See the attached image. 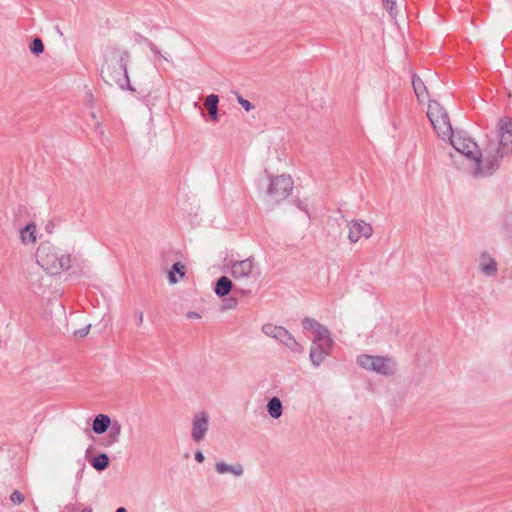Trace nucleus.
Segmentation results:
<instances>
[{
    "label": "nucleus",
    "mask_w": 512,
    "mask_h": 512,
    "mask_svg": "<svg viewBox=\"0 0 512 512\" xmlns=\"http://www.w3.org/2000/svg\"><path fill=\"white\" fill-rule=\"evenodd\" d=\"M284 334L285 336L281 337L280 342L294 353H303V346L289 333V331L286 330Z\"/></svg>",
    "instance_id": "obj_17"
},
{
    "label": "nucleus",
    "mask_w": 512,
    "mask_h": 512,
    "mask_svg": "<svg viewBox=\"0 0 512 512\" xmlns=\"http://www.w3.org/2000/svg\"><path fill=\"white\" fill-rule=\"evenodd\" d=\"M20 239L23 244H31L36 241V225L34 223H28L25 227L20 230Z\"/></svg>",
    "instance_id": "obj_16"
},
{
    "label": "nucleus",
    "mask_w": 512,
    "mask_h": 512,
    "mask_svg": "<svg viewBox=\"0 0 512 512\" xmlns=\"http://www.w3.org/2000/svg\"><path fill=\"white\" fill-rule=\"evenodd\" d=\"M215 469L219 474H224V473L230 472V473L234 474L235 476H241L244 471L241 464L228 465L223 461L217 462L215 465Z\"/></svg>",
    "instance_id": "obj_19"
},
{
    "label": "nucleus",
    "mask_w": 512,
    "mask_h": 512,
    "mask_svg": "<svg viewBox=\"0 0 512 512\" xmlns=\"http://www.w3.org/2000/svg\"><path fill=\"white\" fill-rule=\"evenodd\" d=\"M209 415L205 411H200L193 416L191 438L194 442L203 441L209 429Z\"/></svg>",
    "instance_id": "obj_9"
},
{
    "label": "nucleus",
    "mask_w": 512,
    "mask_h": 512,
    "mask_svg": "<svg viewBox=\"0 0 512 512\" xmlns=\"http://www.w3.org/2000/svg\"><path fill=\"white\" fill-rule=\"evenodd\" d=\"M499 147L493 149V154L497 157V163L499 164V158L505 155L512 154V121L501 119L499 122Z\"/></svg>",
    "instance_id": "obj_7"
},
{
    "label": "nucleus",
    "mask_w": 512,
    "mask_h": 512,
    "mask_svg": "<svg viewBox=\"0 0 512 512\" xmlns=\"http://www.w3.org/2000/svg\"><path fill=\"white\" fill-rule=\"evenodd\" d=\"M115 512H127V510L124 507H119Z\"/></svg>",
    "instance_id": "obj_41"
},
{
    "label": "nucleus",
    "mask_w": 512,
    "mask_h": 512,
    "mask_svg": "<svg viewBox=\"0 0 512 512\" xmlns=\"http://www.w3.org/2000/svg\"><path fill=\"white\" fill-rule=\"evenodd\" d=\"M348 239L351 243L358 242L362 237L368 239L373 234V228L364 220H352L348 223Z\"/></svg>",
    "instance_id": "obj_10"
},
{
    "label": "nucleus",
    "mask_w": 512,
    "mask_h": 512,
    "mask_svg": "<svg viewBox=\"0 0 512 512\" xmlns=\"http://www.w3.org/2000/svg\"><path fill=\"white\" fill-rule=\"evenodd\" d=\"M118 442H119V440H113V439H112V435H110V434L108 433L107 437H106V438L104 439V441L102 442V445H103L104 447H110V446H112V445H114L115 443H118Z\"/></svg>",
    "instance_id": "obj_34"
},
{
    "label": "nucleus",
    "mask_w": 512,
    "mask_h": 512,
    "mask_svg": "<svg viewBox=\"0 0 512 512\" xmlns=\"http://www.w3.org/2000/svg\"><path fill=\"white\" fill-rule=\"evenodd\" d=\"M294 203L300 210L304 211L308 215V206L304 204L302 200L296 199Z\"/></svg>",
    "instance_id": "obj_35"
},
{
    "label": "nucleus",
    "mask_w": 512,
    "mask_h": 512,
    "mask_svg": "<svg viewBox=\"0 0 512 512\" xmlns=\"http://www.w3.org/2000/svg\"><path fill=\"white\" fill-rule=\"evenodd\" d=\"M37 263L49 274L56 275L70 268L69 254L62 253L51 242H42L35 254Z\"/></svg>",
    "instance_id": "obj_3"
},
{
    "label": "nucleus",
    "mask_w": 512,
    "mask_h": 512,
    "mask_svg": "<svg viewBox=\"0 0 512 512\" xmlns=\"http://www.w3.org/2000/svg\"><path fill=\"white\" fill-rule=\"evenodd\" d=\"M186 316H187L188 319H198V318H200V314L195 312V311H189L186 314Z\"/></svg>",
    "instance_id": "obj_39"
},
{
    "label": "nucleus",
    "mask_w": 512,
    "mask_h": 512,
    "mask_svg": "<svg viewBox=\"0 0 512 512\" xmlns=\"http://www.w3.org/2000/svg\"><path fill=\"white\" fill-rule=\"evenodd\" d=\"M238 302L236 299L231 298L229 301L224 305L225 309H233L237 306Z\"/></svg>",
    "instance_id": "obj_37"
},
{
    "label": "nucleus",
    "mask_w": 512,
    "mask_h": 512,
    "mask_svg": "<svg viewBox=\"0 0 512 512\" xmlns=\"http://www.w3.org/2000/svg\"><path fill=\"white\" fill-rule=\"evenodd\" d=\"M143 41L155 56H158L160 58H163L165 61H168V58L161 54L158 47L151 40L143 38Z\"/></svg>",
    "instance_id": "obj_28"
},
{
    "label": "nucleus",
    "mask_w": 512,
    "mask_h": 512,
    "mask_svg": "<svg viewBox=\"0 0 512 512\" xmlns=\"http://www.w3.org/2000/svg\"><path fill=\"white\" fill-rule=\"evenodd\" d=\"M108 429L109 434L112 435V439L119 440L122 431L121 423L117 420L111 421V425Z\"/></svg>",
    "instance_id": "obj_27"
},
{
    "label": "nucleus",
    "mask_w": 512,
    "mask_h": 512,
    "mask_svg": "<svg viewBox=\"0 0 512 512\" xmlns=\"http://www.w3.org/2000/svg\"><path fill=\"white\" fill-rule=\"evenodd\" d=\"M208 111L212 120H218V108L208 109Z\"/></svg>",
    "instance_id": "obj_38"
},
{
    "label": "nucleus",
    "mask_w": 512,
    "mask_h": 512,
    "mask_svg": "<svg viewBox=\"0 0 512 512\" xmlns=\"http://www.w3.org/2000/svg\"><path fill=\"white\" fill-rule=\"evenodd\" d=\"M81 512H92V509H90V508H85V509H83Z\"/></svg>",
    "instance_id": "obj_43"
},
{
    "label": "nucleus",
    "mask_w": 512,
    "mask_h": 512,
    "mask_svg": "<svg viewBox=\"0 0 512 512\" xmlns=\"http://www.w3.org/2000/svg\"><path fill=\"white\" fill-rule=\"evenodd\" d=\"M478 266L481 272L487 277H493L498 272V264L488 252H482L480 254Z\"/></svg>",
    "instance_id": "obj_13"
},
{
    "label": "nucleus",
    "mask_w": 512,
    "mask_h": 512,
    "mask_svg": "<svg viewBox=\"0 0 512 512\" xmlns=\"http://www.w3.org/2000/svg\"><path fill=\"white\" fill-rule=\"evenodd\" d=\"M100 127H101L100 123H99V122H97V123H96V125H95V129H96V130H99V129H100Z\"/></svg>",
    "instance_id": "obj_42"
},
{
    "label": "nucleus",
    "mask_w": 512,
    "mask_h": 512,
    "mask_svg": "<svg viewBox=\"0 0 512 512\" xmlns=\"http://www.w3.org/2000/svg\"><path fill=\"white\" fill-rule=\"evenodd\" d=\"M90 327H91V325H87V326H86V327H84V328H81V329H79V330H76V331L74 332V335H75V336H78V337H81V338H82V337H85V336L89 333Z\"/></svg>",
    "instance_id": "obj_33"
},
{
    "label": "nucleus",
    "mask_w": 512,
    "mask_h": 512,
    "mask_svg": "<svg viewBox=\"0 0 512 512\" xmlns=\"http://www.w3.org/2000/svg\"><path fill=\"white\" fill-rule=\"evenodd\" d=\"M333 346L327 343L311 344L309 357L314 367H319L325 358L330 354Z\"/></svg>",
    "instance_id": "obj_12"
},
{
    "label": "nucleus",
    "mask_w": 512,
    "mask_h": 512,
    "mask_svg": "<svg viewBox=\"0 0 512 512\" xmlns=\"http://www.w3.org/2000/svg\"><path fill=\"white\" fill-rule=\"evenodd\" d=\"M254 259L249 257L244 260L235 261L231 265V275L236 280L248 279L252 276Z\"/></svg>",
    "instance_id": "obj_11"
},
{
    "label": "nucleus",
    "mask_w": 512,
    "mask_h": 512,
    "mask_svg": "<svg viewBox=\"0 0 512 512\" xmlns=\"http://www.w3.org/2000/svg\"><path fill=\"white\" fill-rule=\"evenodd\" d=\"M110 460L106 453H99L91 461V465L97 471H103L109 466Z\"/></svg>",
    "instance_id": "obj_22"
},
{
    "label": "nucleus",
    "mask_w": 512,
    "mask_h": 512,
    "mask_svg": "<svg viewBox=\"0 0 512 512\" xmlns=\"http://www.w3.org/2000/svg\"><path fill=\"white\" fill-rule=\"evenodd\" d=\"M91 117L95 119L96 118V114L94 112H92L91 113Z\"/></svg>",
    "instance_id": "obj_44"
},
{
    "label": "nucleus",
    "mask_w": 512,
    "mask_h": 512,
    "mask_svg": "<svg viewBox=\"0 0 512 512\" xmlns=\"http://www.w3.org/2000/svg\"><path fill=\"white\" fill-rule=\"evenodd\" d=\"M427 116L440 138L443 140L451 139L453 129L448 112L443 106H441L437 101H430Z\"/></svg>",
    "instance_id": "obj_4"
},
{
    "label": "nucleus",
    "mask_w": 512,
    "mask_h": 512,
    "mask_svg": "<svg viewBox=\"0 0 512 512\" xmlns=\"http://www.w3.org/2000/svg\"><path fill=\"white\" fill-rule=\"evenodd\" d=\"M135 325L140 327L144 321V313L141 310L134 311Z\"/></svg>",
    "instance_id": "obj_32"
},
{
    "label": "nucleus",
    "mask_w": 512,
    "mask_h": 512,
    "mask_svg": "<svg viewBox=\"0 0 512 512\" xmlns=\"http://www.w3.org/2000/svg\"><path fill=\"white\" fill-rule=\"evenodd\" d=\"M88 96H89V98H90V99H92V98H93L92 93H88Z\"/></svg>",
    "instance_id": "obj_45"
},
{
    "label": "nucleus",
    "mask_w": 512,
    "mask_h": 512,
    "mask_svg": "<svg viewBox=\"0 0 512 512\" xmlns=\"http://www.w3.org/2000/svg\"><path fill=\"white\" fill-rule=\"evenodd\" d=\"M412 86L417 98L423 101L424 97L427 95V89L422 79L415 74L412 77Z\"/></svg>",
    "instance_id": "obj_21"
},
{
    "label": "nucleus",
    "mask_w": 512,
    "mask_h": 512,
    "mask_svg": "<svg viewBox=\"0 0 512 512\" xmlns=\"http://www.w3.org/2000/svg\"><path fill=\"white\" fill-rule=\"evenodd\" d=\"M110 425H111V419L108 415L98 414L97 416H95V418L93 420L92 430L96 434H103L108 430Z\"/></svg>",
    "instance_id": "obj_15"
},
{
    "label": "nucleus",
    "mask_w": 512,
    "mask_h": 512,
    "mask_svg": "<svg viewBox=\"0 0 512 512\" xmlns=\"http://www.w3.org/2000/svg\"><path fill=\"white\" fill-rule=\"evenodd\" d=\"M262 331L265 335L275 338L280 341L282 336H285L284 332L286 329L282 326H275L273 324H265L262 327Z\"/></svg>",
    "instance_id": "obj_20"
},
{
    "label": "nucleus",
    "mask_w": 512,
    "mask_h": 512,
    "mask_svg": "<svg viewBox=\"0 0 512 512\" xmlns=\"http://www.w3.org/2000/svg\"><path fill=\"white\" fill-rule=\"evenodd\" d=\"M234 289L233 282L227 276H221L217 279L214 292L219 297L228 295Z\"/></svg>",
    "instance_id": "obj_14"
},
{
    "label": "nucleus",
    "mask_w": 512,
    "mask_h": 512,
    "mask_svg": "<svg viewBox=\"0 0 512 512\" xmlns=\"http://www.w3.org/2000/svg\"><path fill=\"white\" fill-rule=\"evenodd\" d=\"M399 0H383V5L385 9L388 11L389 15L395 19L398 15L397 3Z\"/></svg>",
    "instance_id": "obj_25"
},
{
    "label": "nucleus",
    "mask_w": 512,
    "mask_h": 512,
    "mask_svg": "<svg viewBox=\"0 0 512 512\" xmlns=\"http://www.w3.org/2000/svg\"><path fill=\"white\" fill-rule=\"evenodd\" d=\"M25 500L24 494L19 490H14L10 495V501L15 505H20Z\"/></svg>",
    "instance_id": "obj_30"
},
{
    "label": "nucleus",
    "mask_w": 512,
    "mask_h": 512,
    "mask_svg": "<svg viewBox=\"0 0 512 512\" xmlns=\"http://www.w3.org/2000/svg\"><path fill=\"white\" fill-rule=\"evenodd\" d=\"M302 327L314 334L312 344L327 343L328 346L334 345V340L328 328L311 317H305L302 320Z\"/></svg>",
    "instance_id": "obj_8"
},
{
    "label": "nucleus",
    "mask_w": 512,
    "mask_h": 512,
    "mask_svg": "<svg viewBox=\"0 0 512 512\" xmlns=\"http://www.w3.org/2000/svg\"><path fill=\"white\" fill-rule=\"evenodd\" d=\"M185 266L181 262H176L172 265L171 270L169 272L168 278L171 284L177 283L178 279L175 274H179L180 278H183L185 275Z\"/></svg>",
    "instance_id": "obj_23"
},
{
    "label": "nucleus",
    "mask_w": 512,
    "mask_h": 512,
    "mask_svg": "<svg viewBox=\"0 0 512 512\" xmlns=\"http://www.w3.org/2000/svg\"><path fill=\"white\" fill-rule=\"evenodd\" d=\"M29 49L34 55L38 56L43 53L44 44L39 37H35L29 44Z\"/></svg>",
    "instance_id": "obj_24"
},
{
    "label": "nucleus",
    "mask_w": 512,
    "mask_h": 512,
    "mask_svg": "<svg viewBox=\"0 0 512 512\" xmlns=\"http://www.w3.org/2000/svg\"><path fill=\"white\" fill-rule=\"evenodd\" d=\"M269 185L267 194L279 202L286 199L293 190L294 182L289 175H280L273 177L268 175Z\"/></svg>",
    "instance_id": "obj_6"
},
{
    "label": "nucleus",
    "mask_w": 512,
    "mask_h": 512,
    "mask_svg": "<svg viewBox=\"0 0 512 512\" xmlns=\"http://www.w3.org/2000/svg\"><path fill=\"white\" fill-rule=\"evenodd\" d=\"M450 143L454 149L472 159L476 163L475 174L479 176H488L498 169L497 157L493 154V149H485L484 154L479 152L477 144L471 139L455 137L452 134Z\"/></svg>",
    "instance_id": "obj_1"
},
{
    "label": "nucleus",
    "mask_w": 512,
    "mask_h": 512,
    "mask_svg": "<svg viewBox=\"0 0 512 512\" xmlns=\"http://www.w3.org/2000/svg\"><path fill=\"white\" fill-rule=\"evenodd\" d=\"M266 408H267L269 415L274 419L280 418L283 413L282 402L276 396L269 399V401L266 405Z\"/></svg>",
    "instance_id": "obj_18"
},
{
    "label": "nucleus",
    "mask_w": 512,
    "mask_h": 512,
    "mask_svg": "<svg viewBox=\"0 0 512 512\" xmlns=\"http://www.w3.org/2000/svg\"><path fill=\"white\" fill-rule=\"evenodd\" d=\"M238 103L244 108L245 111H250L254 108L253 104L244 99L242 96H238Z\"/></svg>",
    "instance_id": "obj_31"
},
{
    "label": "nucleus",
    "mask_w": 512,
    "mask_h": 512,
    "mask_svg": "<svg viewBox=\"0 0 512 512\" xmlns=\"http://www.w3.org/2000/svg\"><path fill=\"white\" fill-rule=\"evenodd\" d=\"M356 362L361 368L381 376H392L396 372V362L391 357L362 354L357 357Z\"/></svg>",
    "instance_id": "obj_5"
},
{
    "label": "nucleus",
    "mask_w": 512,
    "mask_h": 512,
    "mask_svg": "<svg viewBox=\"0 0 512 512\" xmlns=\"http://www.w3.org/2000/svg\"><path fill=\"white\" fill-rule=\"evenodd\" d=\"M502 231L507 237L512 236V213H507L503 217Z\"/></svg>",
    "instance_id": "obj_26"
},
{
    "label": "nucleus",
    "mask_w": 512,
    "mask_h": 512,
    "mask_svg": "<svg viewBox=\"0 0 512 512\" xmlns=\"http://www.w3.org/2000/svg\"><path fill=\"white\" fill-rule=\"evenodd\" d=\"M233 291L237 292V293H240L243 296H248V295L251 294V290L250 289H244V288H241V287H238V286H234Z\"/></svg>",
    "instance_id": "obj_36"
},
{
    "label": "nucleus",
    "mask_w": 512,
    "mask_h": 512,
    "mask_svg": "<svg viewBox=\"0 0 512 512\" xmlns=\"http://www.w3.org/2000/svg\"><path fill=\"white\" fill-rule=\"evenodd\" d=\"M128 57L129 53L127 51L115 48L113 59L110 62H106L101 68V78L107 85L111 87L117 86L121 90L135 91L128 77Z\"/></svg>",
    "instance_id": "obj_2"
},
{
    "label": "nucleus",
    "mask_w": 512,
    "mask_h": 512,
    "mask_svg": "<svg viewBox=\"0 0 512 512\" xmlns=\"http://www.w3.org/2000/svg\"><path fill=\"white\" fill-rule=\"evenodd\" d=\"M205 457L204 454L201 451H197L195 453V460L199 463H202L204 461Z\"/></svg>",
    "instance_id": "obj_40"
},
{
    "label": "nucleus",
    "mask_w": 512,
    "mask_h": 512,
    "mask_svg": "<svg viewBox=\"0 0 512 512\" xmlns=\"http://www.w3.org/2000/svg\"><path fill=\"white\" fill-rule=\"evenodd\" d=\"M219 98L215 94H210L205 99L204 105L207 109L218 108Z\"/></svg>",
    "instance_id": "obj_29"
}]
</instances>
